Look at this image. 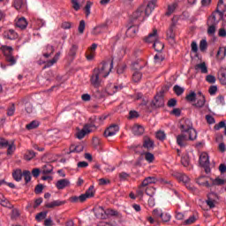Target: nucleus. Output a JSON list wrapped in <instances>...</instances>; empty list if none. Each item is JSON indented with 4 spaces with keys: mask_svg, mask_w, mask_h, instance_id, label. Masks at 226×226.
Masks as SVG:
<instances>
[{
    "mask_svg": "<svg viewBox=\"0 0 226 226\" xmlns=\"http://www.w3.org/2000/svg\"><path fill=\"white\" fill-rule=\"evenodd\" d=\"M154 59L155 64H162V62L165 60V57H163V56L162 55L157 54L154 56Z\"/></svg>",
    "mask_w": 226,
    "mask_h": 226,
    "instance_id": "51",
    "label": "nucleus"
},
{
    "mask_svg": "<svg viewBox=\"0 0 226 226\" xmlns=\"http://www.w3.org/2000/svg\"><path fill=\"white\" fill-rule=\"evenodd\" d=\"M156 8V0H151L147 6L140 5L132 15L131 22H144L151 13L153 10Z\"/></svg>",
    "mask_w": 226,
    "mask_h": 226,
    "instance_id": "1",
    "label": "nucleus"
},
{
    "mask_svg": "<svg viewBox=\"0 0 226 226\" xmlns=\"http://www.w3.org/2000/svg\"><path fill=\"white\" fill-rule=\"evenodd\" d=\"M94 187L91 185L85 194H81L79 196V202H86L87 199H91V197H94Z\"/></svg>",
    "mask_w": 226,
    "mask_h": 226,
    "instance_id": "12",
    "label": "nucleus"
},
{
    "mask_svg": "<svg viewBox=\"0 0 226 226\" xmlns=\"http://www.w3.org/2000/svg\"><path fill=\"white\" fill-rule=\"evenodd\" d=\"M23 177L25 179V183L27 184L29 181H31V171L29 170H24L23 171Z\"/></svg>",
    "mask_w": 226,
    "mask_h": 226,
    "instance_id": "48",
    "label": "nucleus"
},
{
    "mask_svg": "<svg viewBox=\"0 0 226 226\" xmlns=\"http://www.w3.org/2000/svg\"><path fill=\"white\" fill-rule=\"evenodd\" d=\"M22 170H16L13 173H12V177L13 179H15V181H21L22 180Z\"/></svg>",
    "mask_w": 226,
    "mask_h": 226,
    "instance_id": "35",
    "label": "nucleus"
},
{
    "mask_svg": "<svg viewBox=\"0 0 226 226\" xmlns=\"http://www.w3.org/2000/svg\"><path fill=\"white\" fill-rule=\"evenodd\" d=\"M163 214V212L162 211V209H158L155 208L153 210L152 215L153 217L149 216L147 217V222H149V223H151L152 225L156 223V222H158V220H160V218H162V215Z\"/></svg>",
    "mask_w": 226,
    "mask_h": 226,
    "instance_id": "9",
    "label": "nucleus"
},
{
    "mask_svg": "<svg viewBox=\"0 0 226 226\" xmlns=\"http://www.w3.org/2000/svg\"><path fill=\"white\" fill-rule=\"evenodd\" d=\"M194 69L196 70V72H200V73H207V65H206V62L200 63V64H197L194 66Z\"/></svg>",
    "mask_w": 226,
    "mask_h": 226,
    "instance_id": "21",
    "label": "nucleus"
},
{
    "mask_svg": "<svg viewBox=\"0 0 226 226\" xmlns=\"http://www.w3.org/2000/svg\"><path fill=\"white\" fill-rule=\"evenodd\" d=\"M61 56V52H57L53 59L48 61L46 64L44 65V68H50V66H54L57 61H59V57Z\"/></svg>",
    "mask_w": 226,
    "mask_h": 226,
    "instance_id": "20",
    "label": "nucleus"
},
{
    "mask_svg": "<svg viewBox=\"0 0 226 226\" xmlns=\"http://www.w3.org/2000/svg\"><path fill=\"white\" fill-rule=\"evenodd\" d=\"M212 185L220 186V185H225V180L217 177V178H215V180H213Z\"/></svg>",
    "mask_w": 226,
    "mask_h": 226,
    "instance_id": "60",
    "label": "nucleus"
},
{
    "mask_svg": "<svg viewBox=\"0 0 226 226\" xmlns=\"http://www.w3.org/2000/svg\"><path fill=\"white\" fill-rule=\"evenodd\" d=\"M197 222V217L195 215L190 216L187 220L185 221V225H192V223H195Z\"/></svg>",
    "mask_w": 226,
    "mask_h": 226,
    "instance_id": "53",
    "label": "nucleus"
},
{
    "mask_svg": "<svg viewBox=\"0 0 226 226\" xmlns=\"http://www.w3.org/2000/svg\"><path fill=\"white\" fill-rule=\"evenodd\" d=\"M166 138L167 135H165V132L158 131L156 132V139H158V140H165Z\"/></svg>",
    "mask_w": 226,
    "mask_h": 226,
    "instance_id": "55",
    "label": "nucleus"
},
{
    "mask_svg": "<svg viewBox=\"0 0 226 226\" xmlns=\"http://www.w3.org/2000/svg\"><path fill=\"white\" fill-rule=\"evenodd\" d=\"M0 205L3 206V207H8L10 206V201L4 198L3 193H0Z\"/></svg>",
    "mask_w": 226,
    "mask_h": 226,
    "instance_id": "36",
    "label": "nucleus"
},
{
    "mask_svg": "<svg viewBox=\"0 0 226 226\" xmlns=\"http://www.w3.org/2000/svg\"><path fill=\"white\" fill-rule=\"evenodd\" d=\"M198 94L200 95V99L194 103V107H198L199 109L202 108L203 105H206V97L202 95L201 92H199Z\"/></svg>",
    "mask_w": 226,
    "mask_h": 226,
    "instance_id": "27",
    "label": "nucleus"
},
{
    "mask_svg": "<svg viewBox=\"0 0 226 226\" xmlns=\"http://www.w3.org/2000/svg\"><path fill=\"white\" fill-rule=\"evenodd\" d=\"M66 186H70V180L66 178L60 179L56 184V187L57 188V190H64Z\"/></svg>",
    "mask_w": 226,
    "mask_h": 226,
    "instance_id": "17",
    "label": "nucleus"
},
{
    "mask_svg": "<svg viewBox=\"0 0 226 226\" xmlns=\"http://www.w3.org/2000/svg\"><path fill=\"white\" fill-rule=\"evenodd\" d=\"M140 79H142V72L135 71L132 74L133 82H140Z\"/></svg>",
    "mask_w": 226,
    "mask_h": 226,
    "instance_id": "38",
    "label": "nucleus"
},
{
    "mask_svg": "<svg viewBox=\"0 0 226 226\" xmlns=\"http://www.w3.org/2000/svg\"><path fill=\"white\" fill-rule=\"evenodd\" d=\"M158 31L156 29H154L153 33L149 34L148 36L145 39V41L147 43H154L156 40V34Z\"/></svg>",
    "mask_w": 226,
    "mask_h": 226,
    "instance_id": "24",
    "label": "nucleus"
},
{
    "mask_svg": "<svg viewBox=\"0 0 226 226\" xmlns=\"http://www.w3.org/2000/svg\"><path fill=\"white\" fill-rule=\"evenodd\" d=\"M201 179H206V176H201L197 180L196 183L200 185V186H206L207 188H211V184L207 180H205V182H200Z\"/></svg>",
    "mask_w": 226,
    "mask_h": 226,
    "instance_id": "33",
    "label": "nucleus"
},
{
    "mask_svg": "<svg viewBox=\"0 0 226 226\" xmlns=\"http://www.w3.org/2000/svg\"><path fill=\"white\" fill-rule=\"evenodd\" d=\"M163 105H165V99L163 98V92H161L154 96L152 102V107L154 109H160V107H163Z\"/></svg>",
    "mask_w": 226,
    "mask_h": 226,
    "instance_id": "8",
    "label": "nucleus"
},
{
    "mask_svg": "<svg viewBox=\"0 0 226 226\" xmlns=\"http://www.w3.org/2000/svg\"><path fill=\"white\" fill-rule=\"evenodd\" d=\"M177 8V3H173L170 5H168V11H166V15L168 17H170V15H172V13H174V11H176Z\"/></svg>",
    "mask_w": 226,
    "mask_h": 226,
    "instance_id": "31",
    "label": "nucleus"
},
{
    "mask_svg": "<svg viewBox=\"0 0 226 226\" xmlns=\"http://www.w3.org/2000/svg\"><path fill=\"white\" fill-rule=\"evenodd\" d=\"M139 117V112L135 110H131L129 112V119H137Z\"/></svg>",
    "mask_w": 226,
    "mask_h": 226,
    "instance_id": "63",
    "label": "nucleus"
},
{
    "mask_svg": "<svg viewBox=\"0 0 226 226\" xmlns=\"http://www.w3.org/2000/svg\"><path fill=\"white\" fill-rule=\"evenodd\" d=\"M118 177L120 181H128V179H130V174L122 171L118 174Z\"/></svg>",
    "mask_w": 226,
    "mask_h": 226,
    "instance_id": "41",
    "label": "nucleus"
},
{
    "mask_svg": "<svg viewBox=\"0 0 226 226\" xmlns=\"http://www.w3.org/2000/svg\"><path fill=\"white\" fill-rule=\"evenodd\" d=\"M8 144H10V142L7 139L0 138V149L8 147Z\"/></svg>",
    "mask_w": 226,
    "mask_h": 226,
    "instance_id": "56",
    "label": "nucleus"
},
{
    "mask_svg": "<svg viewBox=\"0 0 226 226\" xmlns=\"http://www.w3.org/2000/svg\"><path fill=\"white\" fill-rule=\"evenodd\" d=\"M218 22H220V20H216V16H215V14H212L208 18L207 21L208 36H215V33H216V26H218Z\"/></svg>",
    "mask_w": 226,
    "mask_h": 226,
    "instance_id": "5",
    "label": "nucleus"
},
{
    "mask_svg": "<svg viewBox=\"0 0 226 226\" xmlns=\"http://www.w3.org/2000/svg\"><path fill=\"white\" fill-rule=\"evenodd\" d=\"M200 52H206L207 50V41H206V39L200 41Z\"/></svg>",
    "mask_w": 226,
    "mask_h": 226,
    "instance_id": "39",
    "label": "nucleus"
},
{
    "mask_svg": "<svg viewBox=\"0 0 226 226\" xmlns=\"http://www.w3.org/2000/svg\"><path fill=\"white\" fill-rule=\"evenodd\" d=\"M114 57H112L111 63L109 64L104 63L102 64L100 69H94L90 79V82L94 87H99L102 80H100V76L102 75L104 78L109 77L112 68H114Z\"/></svg>",
    "mask_w": 226,
    "mask_h": 226,
    "instance_id": "2",
    "label": "nucleus"
},
{
    "mask_svg": "<svg viewBox=\"0 0 226 226\" xmlns=\"http://www.w3.org/2000/svg\"><path fill=\"white\" fill-rule=\"evenodd\" d=\"M226 56V49L225 48H220L217 51V57H220L221 59H223Z\"/></svg>",
    "mask_w": 226,
    "mask_h": 226,
    "instance_id": "58",
    "label": "nucleus"
},
{
    "mask_svg": "<svg viewBox=\"0 0 226 226\" xmlns=\"http://www.w3.org/2000/svg\"><path fill=\"white\" fill-rule=\"evenodd\" d=\"M38 126H40L38 121H32L30 124H26V130H34V128H38Z\"/></svg>",
    "mask_w": 226,
    "mask_h": 226,
    "instance_id": "46",
    "label": "nucleus"
},
{
    "mask_svg": "<svg viewBox=\"0 0 226 226\" xmlns=\"http://www.w3.org/2000/svg\"><path fill=\"white\" fill-rule=\"evenodd\" d=\"M145 160L148 162V163H153V162H154V154L149 152L145 153Z\"/></svg>",
    "mask_w": 226,
    "mask_h": 226,
    "instance_id": "44",
    "label": "nucleus"
},
{
    "mask_svg": "<svg viewBox=\"0 0 226 226\" xmlns=\"http://www.w3.org/2000/svg\"><path fill=\"white\" fill-rule=\"evenodd\" d=\"M144 68V65H141L139 61H136L132 63V69L133 70H142Z\"/></svg>",
    "mask_w": 226,
    "mask_h": 226,
    "instance_id": "64",
    "label": "nucleus"
},
{
    "mask_svg": "<svg viewBox=\"0 0 226 226\" xmlns=\"http://www.w3.org/2000/svg\"><path fill=\"white\" fill-rule=\"evenodd\" d=\"M168 107L172 108V107H176V105H177V100H176L175 98L170 99L168 101Z\"/></svg>",
    "mask_w": 226,
    "mask_h": 226,
    "instance_id": "62",
    "label": "nucleus"
},
{
    "mask_svg": "<svg viewBox=\"0 0 226 226\" xmlns=\"http://www.w3.org/2000/svg\"><path fill=\"white\" fill-rule=\"evenodd\" d=\"M123 89V86H117L114 84H110L109 86L107 87V93L108 94H116L117 91H121Z\"/></svg>",
    "mask_w": 226,
    "mask_h": 226,
    "instance_id": "14",
    "label": "nucleus"
},
{
    "mask_svg": "<svg viewBox=\"0 0 226 226\" xmlns=\"http://www.w3.org/2000/svg\"><path fill=\"white\" fill-rule=\"evenodd\" d=\"M216 197V193L212 192L207 195V200H206L207 206L210 207V209H213V207H215L216 206V200L215 198Z\"/></svg>",
    "mask_w": 226,
    "mask_h": 226,
    "instance_id": "13",
    "label": "nucleus"
},
{
    "mask_svg": "<svg viewBox=\"0 0 226 226\" xmlns=\"http://www.w3.org/2000/svg\"><path fill=\"white\" fill-rule=\"evenodd\" d=\"M53 170H54V167L51 166L50 163H47V164L43 165L41 169V172L44 176H47V174H52Z\"/></svg>",
    "mask_w": 226,
    "mask_h": 226,
    "instance_id": "22",
    "label": "nucleus"
},
{
    "mask_svg": "<svg viewBox=\"0 0 226 226\" xmlns=\"http://www.w3.org/2000/svg\"><path fill=\"white\" fill-rule=\"evenodd\" d=\"M153 183H156V178L153 177H148L145 178L142 181L141 185L138 187L137 195H139V197H144V192L146 191V187H147V185H153Z\"/></svg>",
    "mask_w": 226,
    "mask_h": 226,
    "instance_id": "7",
    "label": "nucleus"
},
{
    "mask_svg": "<svg viewBox=\"0 0 226 226\" xmlns=\"http://www.w3.org/2000/svg\"><path fill=\"white\" fill-rule=\"evenodd\" d=\"M105 117H99L93 116L89 118L88 123L84 125L83 129L77 132L76 137L79 140H82L87 135V133H91L94 130H96V124L98 123H102V121H105Z\"/></svg>",
    "mask_w": 226,
    "mask_h": 226,
    "instance_id": "3",
    "label": "nucleus"
},
{
    "mask_svg": "<svg viewBox=\"0 0 226 226\" xmlns=\"http://www.w3.org/2000/svg\"><path fill=\"white\" fill-rule=\"evenodd\" d=\"M86 29V21L84 19L79 21L78 31L79 34H84V30Z\"/></svg>",
    "mask_w": 226,
    "mask_h": 226,
    "instance_id": "45",
    "label": "nucleus"
},
{
    "mask_svg": "<svg viewBox=\"0 0 226 226\" xmlns=\"http://www.w3.org/2000/svg\"><path fill=\"white\" fill-rule=\"evenodd\" d=\"M95 215L97 218H101L102 220L107 219V210L103 208V207H98L95 209Z\"/></svg>",
    "mask_w": 226,
    "mask_h": 226,
    "instance_id": "15",
    "label": "nucleus"
},
{
    "mask_svg": "<svg viewBox=\"0 0 226 226\" xmlns=\"http://www.w3.org/2000/svg\"><path fill=\"white\" fill-rule=\"evenodd\" d=\"M16 26L19 29H26L27 27V20H26V18H19L16 22Z\"/></svg>",
    "mask_w": 226,
    "mask_h": 226,
    "instance_id": "28",
    "label": "nucleus"
},
{
    "mask_svg": "<svg viewBox=\"0 0 226 226\" xmlns=\"http://www.w3.org/2000/svg\"><path fill=\"white\" fill-rule=\"evenodd\" d=\"M220 82L223 86H226V69L222 70L221 72Z\"/></svg>",
    "mask_w": 226,
    "mask_h": 226,
    "instance_id": "57",
    "label": "nucleus"
},
{
    "mask_svg": "<svg viewBox=\"0 0 226 226\" xmlns=\"http://www.w3.org/2000/svg\"><path fill=\"white\" fill-rule=\"evenodd\" d=\"M47 211L40 212L36 216L35 220L37 222H41V220H45L47 218Z\"/></svg>",
    "mask_w": 226,
    "mask_h": 226,
    "instance_id": "42",
    "label": "nucleus"
},
{
    "mask_svg": "<svg viewBox=\"0 0 226 226\" xmlns=\"http://www.w3.org/2000/svg\"><path fill=\"white\" fill-rule=\"evenodd\" d=\"M139 32V26L132 25L127 28L126 36L133 37Z\"/></svg>",
    "mask_w": 226,
    "mask_h": 226,
    "instance_id": "23",
    "label": "nucleus"
},
{
    "mask_svg": "<svg viewBox=\"0 0 226 226\" xmlns=\"http://www.w3.org/2000/svg\"><path fill=\"white\" fill-rule=\"evenodd\" d=\"M93 4L91 2H87V4L85 6V13L87 17H89L91 15V6Z\"/></svg>",
    "mask_w": 226,
    "mask_h": 226,
    "instance_id": "54",
    "label": "nucleus"
},
{
    "mask_svg": "<svg viewBox=\"0 0 226 226\" xmlns=\"http://www.w3.org/2000/svg\"><path fill=\"white\" fill-rule=\"evenodd\" d=\"M15 149H17L15 143L11 141L7 146V154H13V153H15Z\"/></svg>",
    "mask_w": 226,
    "mask_h": 226,
    "instance_id": "37",
    "label": "nucleus"
},
{
    "mask_svg": "<svg viewBox=\"0 0 226 226\" xmlns=\"http://www.w3.org/2000/svg\"><path fill=\"white\" fill-rule=\"evenodd\" d=\"M64 204H66V201H61V200H54L50 203H47L46 207H49V209H52L54 207H57L63 206Z\"/></svg>",
    "mask_w": 226,
    "mask_h": 226,
    "instance_id": "26",
    "label": "nucleus"
},
{
    "mask_svg": "<svg viewBox=\"0 0 226 226\" xmlns=\"http://www.w3.org/2000/svg\"><path fill=\"white\" fill-rule=\"evenodd\" d=\"M119 215V212L114 210V209H107L106 210V218H109V216H117Z\"/></svg>",
    "mask_w": 226,
    "mask_h": 226,
    "instance_id": "52",
    "label": "nucleus"
},
{
    "mask_svg": "<svg viewBox=\"0 0 226 226\" xmlns=\"http://www.w3.org/2000/svg\"><path fill=\"white\" fill-rule=\"evenodd\" d=\"M181 163L184 165V167H188L190 165V158L188 156L185 155L181 158Z\"/></svg>",
    "mask_w": 226,
    "mask_h": 226,
    "instance_id": "59",
    "label": "nucleus"
},
{
    "mask_svg": "<svg viewBox=\"0 0 226 226\" xmlns=\"http://www.w3.org/2000/svg\"><path fill=\"white\" fill-rule=\"evenodd\" d=\"M170 214H163L161 215V220L164 222H170Z\"/></svg>",
    "mask_w": 226,
    "mask_h": 226,
    "instance_id": "61",
    "label": "nucleus"
},
{
    "mask_svg": "<svg viewBox=\"0 0 226 226\" xmlns=\"http://www.w3.org/2000/svg\"><path fill=\"white\" fill-rule=\"evenodd\" d=\"M173 91H175L177 96H181L185 93V88L179 87L178 85H176L173 87Z\"/></svg>",
    "mask_w": 226,
    "mask_h": 226,
    "instance_id": "43",
    "label": "nucleus"
},
{
    "mask_svg": "<svg viewBox=\"0 0 226 226\" xmlns=\"http://www.w3.org/2000/svg\"><path fill=\"white\" fill-rule=\"evenodd\" d=\"M188 140H190V134L186 135V133L182 132L181 134L177 136V144H178L180 147H185Z\"/></svg>",
    "mask_w": 226,
    "mask_h": 226,
    "instance_id": "11",
    "label": "nucleus"
},
{
    "mask_svg": "<svg viewBox=\"0 0 226 226\" xmlns=\"http://www.w3.org/2000/svg\"><path fill=\"white\" fill-rule=\"evenodd\" d=\"M17 36L18 34L13 29H9L4 32V38H6L7 40H16Z\"/></svg>",
    "mask_w": 226,
    "mask_h": 226,
    "instance_id": "18",
    "label": "nucleus"
},
{
    "mask_svg": "<svg viewBox=\"0 0 226 226\" xmlns=\"http://www.w3.org/2000/svg\"><path fill=\"white\" fill-rule=\"evenodd\" d=\"M143 147L146 149H148V151H151L154 147V142L151 139H146L144 140Z\"/></svg>",
    "mask_w": 226,
    "mask_h": 226,
    "instance_id": "29",
    "label": "nucleus"
},
{
    "mask_svg": "<svg viewBox=\"0 0 226 226\" xmlns=\"http://www.w3.org/2000/svg\"><path fill=\"white\" fill-rule=\"evenodd\" d=\"M77 50H79V46L72 44L69 51V56L75 57L77 56Z\"/></svg>",
    "mask_w": 226,
    "mask_h": 226,
    "instance_id": "40",
    "label": "nucleus"
},
{
    "mask_svg": "<svg viewBox=\"0 0 226 226\" xmlns=\"http://www.w3.org/2000/svg\"><path fill=\"white\" fill-rule=\"evenodd\" d=\"M132 133L133 135H136V136L142 135L144 133V126L139 125V124L133 125Z\"/></svg>",
    "mask_w": 226,
    "mask_h": 226,
    "instance_id": "25",
    "label": "nucleus"
},
{
    "mask_svg": "<svg viewBox=\"0 0 226 226\" xmlns=\"http://www.w3.org/2000/svg\"><path fill=\"white\" fill-rule=\"evenodd\" d=\"M185 100H187V102H195V100H197V94H195V92H191L186 95Z\"/></svg>",
    "mask_w": 226,
    "mask_h": 226,
    "instance_id": "50",
    "label": "nucleus"
},
{
    "mask_svg": "<svg viewBox=\"0 0 226 226\" xmlns=\"http://www.w3.org/2000/svg\"><path fill=\"white\" fill-rule=\"evenodd\" d=\"M13 4L17 10H22V8H26V0H14Z\"/></svg>",
    "mask_w": 226,
    "mask_h": 226,
    "instance_id": "32",
    "label": "nucleus"
},
{
    "mask_svg": "<svg viewBox=\"0 0 226 226\" xmlns=\"http://www.w3.org/2000/svg\"><path fill=\"white\" fill-rule=\"evenodd\" d=\"M117 132H119V125L113 124L111 125H109L105 131H104V137H114V135H116V133H117Z\"/></svg>",
    "mask_w": 226,
    "mask_h": 226,
    "instance_id": "10",
    "label": "nucleus"
},
{
    "mask_svg": "<svg viewBox=\"0 0 226 226\" xmlns=\"http://www.w3.org/2000/svg\"><path fill=\"white\" fill-rule=\"evenodd\" d=\"M176 28V23H172L167 31V38L171 41H175L176 40V34L174 33V29Z\"/></svg>",
    "mask_w": 226,
    "mask_h": 226,
    "instance_id": "16",
    "label": "nucleus"
},
{
    "mask_svg": "<svg viewBox=\"0 0 226 226\" xmlns=\"http://www.w3.org/2000/svg\"><path fill=\"white\" fill-rule=\"evenodd\" d=\"M34 156H36V153H34L33 150H27L24 154V158L26 160V162H31Z\"/></svg>",
    "mask_w": 226,
    "mask_h": 226,
    "instance_id": "34",
    "label": "nucleus"
},
{
    "mask_svg": "<svg viewBox=\"0 0 226 226\" xmlns=\"http://www.w3.org/2000/svg\"><path fill=\"white\" fill-rule=\"evenodd\" d=\"M200 164L201 167H209V155L207 154H202L200 156Z\"/></svg>",
    "mask_w": 226,
    "mask_h": 226,
    "instance_id": "19",
    "label": "nucleus"
},
{
    "mask_svg": "<svg viewBox=\"0 0 226 226\" xmlns=\"http://www.w3.org/2000/svg\"><path fill=\"white\" fill-rule=\"evenodd\" d=\"M154 192H156V189L154 187H145L144 192L148 195V197H153V195H154Z\"/></svg>",
    "mask_w": 226,
    "mask_h": 226,
    "instance_id": "47",
    "label": "nucleus"
},
{
    "mask_svg": "<svg viewBox=\"0 0 226 226\" xmlns=\"http://www.w3.org/2000/svg\"><path fill=\"white\" fill-rule=\"evenodd\" d=\"M215 103L217 105H221V106H223L225 105V96L223 95H218L215 99Z\"/></svg>",
    "mask_w": 226,
    "mask_h": 226,
    "instance_id": "49",
    "label": "nucleus"
},
{
    "mask_svg": "<svg viewBox=\"0 0 226 226\" xmlns=\"http://www.w3.org/2000/svg\"><path fill=\"white\" fill-rule=\"evenodd\" d=\"M179 129L182 133H186L189 135L190 140L197 139V131L193 128V124L192 120L185 118L179 122Z\"/></svg>",
    "mask_w": 226,
    "mask_h": 226,
    "instance_id": "4",
    "label": "nucleus"
},
{
    "mask_svg": "<svg viewBox=\"0 0 226 226\" xmlns=\"http://www.w3.org/2000/svg\"><path fill=\"white\" fill-rule=\"evenodd\" d=\"M165 46L163 45V42L160 41H155L154 43H153V48L154 49V50L156 52H162V50H163V48Z\"/></svg>",
    "mask_w": 226,
    "mask_h": 226,
    "instance_id": "30",
    "label": "nucleus"
},
{
    "mask_svg": "<svg viewBox=\"0 0 226 226\" xmlns=\"http://www.w3.org/2000/svg\"><path fill=\"white\" fill-rule=\"evenodd\" d=\"M1 49L4 53V56H5V60L7 61V63H10V66H13V64H16L17 60H15V56L11 55V53L13 52V48L10 46H3Z\"/></svg>",
    "mask_w": 226,
    "mask_h": 226,
    "instance_id": "6",
    "label": "nucleus"
}]
</instances>
